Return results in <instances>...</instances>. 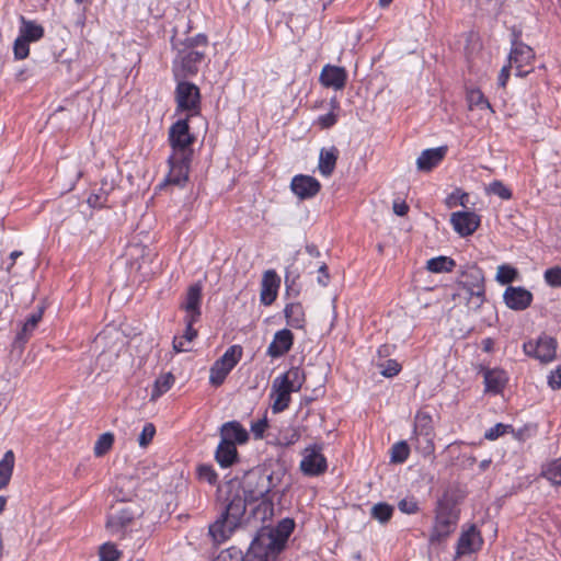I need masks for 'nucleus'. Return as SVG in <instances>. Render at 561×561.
<instances>
[{"label":"nucleus","instance_id":"nucleus-1","mask_svg":"<svg viewBox=\"0 0 561 561\" xmlns=\"http://www.w3.org/2000/svg\"><path fill=\"white\" fill-rule=\"evenodd\" d=\"M244 515V501L239 495L228 499L221 516L209 526V535L214 542L220 545L230 538Z\"/></svg>","mask_w":561,"mask_h":561},{"label":"nucleus","instance_id":"nucleus-2","mask_svg":"<svg viewBox=\"0 0 561 561\" xmlns=\"http://www.w3.org/2000/svg\"><path fill=\"white\" fill-rule=\"evenodd\" d=\"M458 512L454 504L446 500H439L435 508L433 527L428 537L431 545H439L448 539L456 530Z\"/></svg>","mask_w":561,"mask_h":561},{"label":"nucleus","instance_id":"nucleus-3","mask_svg":"<svg viewBox=\"0 0 561 561\" xmlns=\"http://www.w3.org/2000/svg\"><path fill=\"white\" fill-rule=\"evenodd\" d=\"M241 488L243 495L237 493L241 500L244 501V511L247 510L248 503H253L260 500H264L270 493L272 488V477L262 473L260 470H251L245 473L241 483L230 482L229 488L234 486Z\"/></svg>","mask_w":561,"mask_h":561},{"label":"nucleus","instance_id":"nucleus-4","mask_svg":"<svg viewBox=\"0 0 561 561\" xmlns=\"http://www.w3.org/2000/svg\"><path fill=\"white\" fill-rule=\"evenodd\" d=\"M459 297L467 299L470 309H479L484 301V276L480 268L471 267L459 280Z\"/></svg>","mask_w":561,"mask_h":561},{"label":"nucleus","instance_id":"nucleus-5","mask_svg":"<svg viewBox=\"0 0 561 561\" xmlns=\"http://www.w3.org/2000/svg\"><path fill=\"white\" fill-rule=\"evenodd\" d=\"M284 548L272 536L268 528H262L252 540L244 561H276L277 556Z\"/></svg>","mask_w":561,"mask_h":561},{"label":"nucleus","instance_id":"nucleus-6","mask_svg":"<svg viewBox=\"0 0 561 561\" xmlns=\"http://www.w3.org/2000/svg\"><path fill=\"white\" fill-rule=\"evenodd\" d=\"M241 357L242 347L240 345L230 346L211 366L209 382L215 387L222 385L228 374L239 363Z\"/></svg>","mask_w":561,"mask_h":561},{"label":"nucleus","instance_id":"nucleus-7","mask_svg":"<svg viewBox=\"0 0 561 561\" xmlns=\"http://www.w3.org/2000/svg\"><path fill=\"white\" fill-rule=\"evenodd\" d=\"M169 141L172 147V156L191 157L194 137L190 133L186 119H179L169 130Z\"/></svg>","mask_w":561,"mask_h":561},{"label":"nucleus","instance_id":"nucleus-8","mask_svg":"<svg viewBox=\"0 0 561 561\" xmlns=\"http://www.w3.org/2000/svg\"><path fill=\"white\" fill-rule=\"evenodd\" d=\"M205 59V50L181 49L173 61V73L176 79L195 76Z\"/></svg>","mask_w":561,"mask_h":561},{"label":"nucleus","instance_id":"nucleus-9","mask_svg":"<svg viewBox=\"0 0 561 561\" xmlns=\"http://www.w3.org/2000/svg\"><path fill=\"white\" fill-rule=\"evenodd\" d=\"M535 59V54L528 45L514 42L510 56L508 62L510 67H514L516 72L515 75L518 77H524L528 75L533 70V61Z\"/></svg>","mask_w":561,"mask_h":561},{"label":"nucleus","instance_id":"nucleus-10","mask_svg":"<svg viewBox=\"0 0 561 561\" xmlns=\"http://www.w3.org/2000/svg\"><path fill=\"white\" fill-rule=\"evenodd\" d=\"M525 354L539 359L541 363H549L556 357L557 342L550 336H540L537 342H526L523 345Z\"/></svg>","mask_w":561,"mask_h":561},{"label":"nucleus","instance_id":"nucleus-11","mask_svg":"<svg viewBox=\"0 0 561 561\" xmlns=\"http://www.w3.org/2000/svg\"><path fill=\"white\" fill-rule=\"evenodd\" d=\"M300 469L306 476H319L327 470V460L320 446H310L304 450Z\"/></svg>","mask_w":561,"mask_h":561},{"label":"nucleus","instance_id":"nucleus-12","mask_svg":"<svg viewBox=\"0 0 561 561\" xmlns=\"http://www.w3.org/2000/svg\"><path fill=\"white\" fill-rule=\"evenodd\" d=\"M134 518L135 513L129 506L115 508L107 517L106 528L113 536H123Z\"/></svg>","mask_w":561,"mask_h":561},{"label":"nucleus","instance_id":"nucleus-13","mask_svg":"<svg viewBox=\"0 0 561 561\" xmlns=\"http://www.w3.org/2000/svg\"><path fill=\"white\" fill-rule=\"evenodd\" d=\"M191 157L170 156V170L167 175V183L178 186L184 185L188 180Z\"/></svg>","mask_w":561,"mask_h":561},{"label":"nucleus","instance_id":"nucleus-14","mask_svg":"<svg viewBox=\"0 0 561 561\" xmlns=\"http://www.w3.org/2000/svg\"><path fill=\"white\" fill-rule=\"evenodd\" d=\"M454 230L461 237L471 236L480 225V217L472 211H455L450 216Z\"/></svg>","mask_w":561,"mask_h":561},{"label":"nucleus","instance_id":"nucleus-15","mask_svg":"<svg viewBox=\"0 0 561 561\" xmlns=\"http://www.w3.org/2000/svg\"><path fill=\"white\" fill-rule=\"evenodd\" d=\"M290 188L299 199H308L319 193L321 184L313 176L299 174L293 178Z\"/></svg>","mask_w":561,"mask_h":561},{"label":"nucleus","instance_id":"nucleus-16","mask_svg":"<svg viewBox=\"0 0 561 561\" xmlns=\"http://www.w3.org/2000/svg\"><path fill=\"white\" fill-rule=\"evenodd\" d=\"M483 539L480 531L476 526H470L466 531H462L456 548L457 557L470 554L481 549Z\"/></svg>","mask_w":561,"mask_h":561},{"label":"nucleus","instance_id":"nucleus-17","mask_svg":"<svg viewBox=\"0 0 561 561\" xmlns=\"http://www.w3.org/2000/svg\"><path fill=\"white\" fill-rule=\"evenodd\" d=\"M202 289L201 283L191 285L181 305V308L186 312L185 318H190V321H198L201 317Z\"/></svg>","mask_w":561,"mask_h":561},{"label":"nucleus","instance_id":"nucleus-18","mask_svg":"<svg viewBox=\"0 0 561 561\" xmlns=\"http://www.w3.org/2000/svg\"><path fill=\"white\" fill-rule=\"evenodd\" d=\"M503 298L510 309L525 310L533 301V294L524 287L510 286L505 289Z\"/></svg>","mask_w":561,"mask_h":561},{"label":"nucleus","instance_id":"nucleus-19","mask_svg":"<svg viewBox=\"0 0 561 561\" xmlns=\"http://www.w3.org/2000/svg\"><path fill=\"white\" fill-rule=\"evenodd\" d=\"M319 80L325 88L341 90L345 87L347 73L343 67L325 65L321 70Z\"/></svg>","mask_w":561,"mask_h":561},{"label":"nucleus","instance_id":"nucleus-20","mask_svg":"<svg viewBox=\"0 0 561 561\" xmlns=\"http://www.w3.org/2000/svg\"><path fill=\"white\" fill-rule=\"evenodd\" d=\"M279 285L280 278L275 271L268 270L264 272L260 293V300L264 306H270L275 301Z\"/></svg>","mask_w":561,"mask_h":561},{"label":"nucleus","instance_id":"nucleus-21","mask_svg":"<svg viewBox=\"0 0 561 561\" xmlns=\"http://www.w3.org/2000/svg\"><path fill=\"white\" fill-rule=\"evenodd\" d=\"M291 392L295 391L278 377L273 380L271 399L273 400L272 410L274 413L283 412L288 408Z\"/></svg>","mask_w":561,"mask_h":561},{"label":"nucleus","instance_id":"nucleus-22","mask_svg":"<svg viewBox=\"0 0 561 561\" xmlns=\"http://www.w3.org/2000/svg\"><path fill=\"white\" fill-rule=\"evenodd\" d=\"M294 335L290 330L283 329L274 334L273 341L267 347V355L277 358L286 354L293 346Z\"/></svg>","mask_w":561,"mask_h":561},{"label":"nucleus","instance_id":"nucleus-23","mask_svg":"<svg viewBox=\"0 0 561 561\" xmlns=\"http://www.w3.org/2000/svg\"><path fill=\"white\" fill-rule=\"evenodd\" d=\"M446 147L431 148L424 150L416 160L419 171L428 172L438 165L446 154Z\"/></svg>","mask_w":561,"mask_h":561},{"label":"nucleus","instance_id":"nucleus-24","mask_svg":"<svg viewBox=\"0 0 561 561\" xmlns=\"http://www.w3.org/2000/svg\"><path fill=\"white\" fill-rule=\"evenodd\" d=\"M175 100L178 105H198L201 101L198 87L186 81H180L175 90Z\"/></svg>","mask_w":561,"mask_h":561},{"label":"nucleus","instance_id":"nucleus-25","mask_svg":"<svg viewBox=\"0 0 561 561\" xmlns=\"http://www.w3.org/2000/svg\"><path fill=\"white\" fill-rule=\"evenodd\" d=\"M221 440L236 444H244L248 438V432L238 422H228L221 426Z\"/></svg>","mask_w":561,"mask_h":561},{"label":"nucleus","instance_id":"nucleus-26","mask_svg":"<svg viewBox=\"0 0 561 561\" xmlns=\"http://www.w3.org/2000/svg\"><path fill=\"white\" fill-rule=\"evenodd\" d=\"M43 313L44 309L39 308L37 311L27 317L26 321L22 325L21 331L16 334V343L24 345L28 341L38 323L41 322Z\"/></svg>","mask_w":561,"mask_h":561},{"label":"nucleus","instance_id":"nucleus-27","mask_svg":"<svg viewBox=\"0 0 561 561\" xmlns=\"http://www.w3.org/2000/svg\"><path fill=\"white\" fill-rule=\"evenodd\" d=\"M215 457L221 467H229L237 460V447L232 443L220 440Z\"/></svg>","mask_w":561,"mask_h":561},{"label":"nucleus","instance_id":"nucleus-28","mask_svg":"<svg viewBox=\"0 0 561 561\" xmlns=\"http://www.w3.org/2000/svg\"><path fill=\"white\" fill-rule=\"evenodd\" d=\"M287 323L295 329H302L305 327L306 318L305 310L301 304L291 302L285 307L284 310Z\"/></svg>","mask_w":561,"mask_h":561},{"label":"nucleus","instance_id":"nucleus-29","mask_svg":"<svg viewBox=\"0 0 561 561\" xmlns=\"http://www.w3.org/2000/svg\"><path fill=\"white\" fill-rule=\"evenodd\" d=\"M337 149L331 147L330 149H322L319 157V171L322 175L329 176L335 169L337 160Z\"/></svg>","mask_w":561,"mask_h":561},{"label":"nucleus","instance_id":"nucleus-30","mask_svg":"<svg viewBox=\"0 0 561 561\" xmlns=\"http://www.w3.org/2000/svg\"><path fill=\"white\" fill-rule=\"evenodd\" d=\"M21 27H20V36L24 37V39L31 42L39 41L44 36V28L42 25L26 20L24 16H21Z\"/></svg>","mask_w":561,"mask_h":561},{"label":"nucleus","instance_id":"nucleus-31","mask_svg":"<svg viewBox=\"0 0 561 561\" xmlns=\"http://www.w3.org/2000/svg\"><path fill=\"white\" fill-rule=\"evenodd\" d=\"M506 380V374L502 369H491L484 374L485 387L493 392H499L505 386Z\"/></svg>","mask_w":561,"mask_h":561},{"label":"nucleus","instance_id":"nucleus-32","mask_svg":"<svg viewBox=\"0 0 561 561\" xmlns=\"http://www.w3.org/2000/svg\"><path fill=\"white\" fill-rule=\"evenodd\" d=\"M279 379L283 380L288 387H290L295 392L299 391L306 380L305 373L299 367H291L285 374L278 376Z\"/></svg>","mask_w":561,"mask_h":561},{"label":"nucleus","instance_id":"nucleus-33","mask_svg":"<svg viewBox=\"0 0 561 561\" xmlns=\"http://www.w3.org/2000/svg\"><path fill=\"white\" fill-rule=\"evenodd\" d=\"M295 528V523L290 518L282 519L275 528H268L272 536L277 539V542L284 548L287 539Z\"/></svg>","mask_w":561,"mask_h":561},{"label":"nucleus","instance_id":"nucleus-34","mask_svg":"<svg viewBox=\"0 0 561 561\" xmlns=\"http://www.w3.org/2000/svg\"><path fill=\"white\" fill-rule=\"evenodd\" d=\"M134 486H135V481L131 478L121 476V477L116 478L113 493L121 501H127L133 495Z\"/></svg>","mask_w":561,"mask_h":561},{"label":"nucleus","instance_id":"nucleus-35","mask_svg":"<svg viewBox=\"0 0 561 561\" xmlns=\"http://www.w3.org/2000/svg\"><path fill=\"white\" fill-rule=\"evenodd\" d=\"M174 381L175 378L171 373L160 375L154 381L150 400L156 401L159 397L169 391Z\"/></svg>","mask_w":561,"mask_h":561},{"label":"nucleus","instance_id":"nucleus-36","mask_svg":"<svg viewBox=\"0 0 561 561\" xmlns=\"http://www.w3.org/2000/svg\"><path fill=\"white\" fill-rule=\"evenodd\" d=\"M414 434L421 436L434 435L432 416L426 412H417L415 415Z\"/></svg>","mask_w":561,"mask_h":561},{"label":"nucleus","instance_id":"nucleus-37","mask_svg":"<svg viewBox=\"0 0 561 561\" xmlns=\"http://www.w3.org/2000/svg\"><path fill=\"white\" fill-rule=\"evenodd\" d=\"M14 466V454L12 450H8L2 460L0 461V489L8 485Z\"/></svg>","mask_w":561,"mask_h":561},{"label":"nucleus","instance_id":"nucleus-38","mask_svg":"<svg viewBox=\"0 0 561 561\" xmlns=\"http://www.w3.org/2000/svg\"><path fill=\"white\" fill-rule=\"evenodd\" d=\"M115 437L111 432H106L101 434L93 447V453L95 457H103L106 455L113 447Z\"/></svg>","mask_w":561,"mask_h":561},{"label":"nucleus","instance_id":"nucleus-39","mask_svg":"<svg viewBox=\"0 0 561 561\" xmlns=\"http://www.w3.org/2000/svg\"><path fill=\"white\" fill-rule=\"evenodd\" d=\"M541 474L553 485H561V458L547 463Z\"/></svg>","mask_w":561,"mask_h":561},{"label":"nucleus","instance_id":"nucleus-40","mask_svg":"<svg viewBox=\"0 0 561 561\" xmlns=\"http://www.w3.org/2000/svg\"><path fill=\"white\" fill-rule=\"evenodd\" d=\"M455 266L454 260L447 256H437L427 261L426 267L433 273L450 272Z\"/></svg>","mask_w":561,"mask_h":561},{"label":"nucleus","instance_id":"nucleus-41","mask_svg":"<svg viewBox=\"0 0 561 561\" xmlns=\"http://www.w3.org/2000/svg\"><path fill=\"white\" fill-rule=\"evenodd\" d=\"M393 513V507L387 503H377L371 507V516L381 524L387 523Z\"/></svg>","mask_w":561,"mask_h":561},{"label":"nucleus","instance_id":"nucleus-42","mask_svg":"<svg viewBox=\"0 0 561 561\" xmlns=\"http://www.w3.org/2000/svg\"><path fill=\"white\" fill-rule=\"evenodd\" d=\"M415 445H416V449L422 454V455H432L435 450V445H434V435H428V436H421V435H415Z\"/></svg>","mask_w":561,"mask_h":561},{"label":"nucleus","instance_id":"nucleus-43","mask_svg":"<svg viewBox=\"0 0 561 561\" xmlns=\"http://www.w3.org/2000/svg\"><path fill=\"white\" fill-rule=\"evenodd\" d=\"M99 556L100 561H117L121 557V551L114 543L106 542L100 547Z\"/></svg>","mask_w":561,"mask_h":561},{"label":"nucleus","instance_id":"nucleus-44","mask_svg":"<svg viewBox=\"0 0 561 561\" xmlns=\"http://www.w3.org/2000/svg\"><path fill=\"white\" fill-rule=\"evenodd\" d=\"M409 446L405 442L396 443L391 448V461L401 463L409 457Z\"/></svg>","mask_w":561,"mask_h":561},{"label":"nucleus","instance_id":"nucleus-45","mask_svg":"<svg viewBox=\"0 0 561 561\" xmlns=\"http://www.w3.org/2000/svg\"><path fill=\"white\" fill-rule=\"evenodd\" d=\"M466 100L468 105H490L489 101L484 98L482 91L479 88H467Z\"/></svg>","mask_w":561,"mask_h":561},{"label":"nucleus","instance_id":"nucleus-46","mask_svg":"<svg viewBox=\"0 0 561 561\" xmlns=\"http://www.w3.org/2000/svg\"><path fill=\"white\" fill-rule=\"evenodd\" d=\"M486 193L497 195L502 199H510L512 197L511 190L499 180H495L489 184L486 187Z\"/></svg>","mask_w":561,"mask_h":561},{"label":"nucleus","instance_id":"nucleus-47","mask_svg":"<svg viewBox=\"0 0 561 561\" xmlns=\"http://www.w3.org/2000/svg\"><path fill=\"white\" fill-rule=\"evenodd\" d=\"M517 276V271L510 265H501L497 267L496 279L505 285L512 283Z\"/></svg>","mask_w":561,"mask_h":561},{"label":"nucleus","instance_id":"nucleus-48","mask_svg":"<svg viewBox=\"0 0 561 561\" xmlns=\"http://www.w3.org/2000/svg\"><path fill=\"white\" fill-rule=\"evenodd\" d=\"M467 201L468 194L461 192L460 190H456L447 196L445 204L448 208H455L459 205L466 207Z\"/></svg>","mask_w":561,"mask_h":561},{"label":"nucleus","instance_id":"nucleus-49","mask_svg":"<svg viewBox=\"0 0 561 561\" xmlns=\"http://www.w3.org/2000/svg\"><path fill=\"white\" fill-rule=\"evenodd\" d=\"M13 51L16 59H25L30 54V42L19 35L14 41Z\"/></svg>","mask_w":561,"mask_h":561},{"label":"nucleus","instance_id":"nucleus-50","mask_svg":"<svg viewBox=\"0 0 561 561\" xmlns=\"http://www.w3.org/2000/svg\"><path fill=\"white\" fill-rule=\"evenodd\" d=\"M198 479L209 484H215L217 482V473L214 468L209 465H201L197 468Z\"/></svg>","mask_w":561,"mask_h":561},{"label":"nucleus","instance_id":"nucleus-51","mask_svg":"<svg viewBox=\"0 0 561 561\" xmlns=\"http://www.w3.org/2000/svg\"><path fill=\"white\" fill-rule=\"evenodd\" d=\"M154 434H156L154 425L152 423H147L144 426V428L139 435V438H138L139 446L144 447V448L147 447L153 439Z\"/></svg>","mask_w":561,"mask_h":561},{"label":"nucleus","instance_id":"nucleus-52","mask_svg":"<svg viewBox=\"0 0 561 561\" xmlns=\"http://www.w3.org/2000/svg\"><path fill=\"white\" fill-rule=\"evenodd\" d=\"M508 430L513 432V427L511 425L497 423L485 432L484 437L489 440H494L497 439L500 436L504 435L505 433H507Z\"/></svg>","mask_w":561,"mask_h":561},{"label":"nucleus","instance_id":"nucleus-53","mask_svg":"<svg viewBox=\"0 0 561 561\" xmlns=\"http://www.w3.org/2000/svg\"><path fill=\"white\" fill-rule=\"evenodd\" d=\"M339 114L332 108L330 112H328L325 115H321L317 119V125L321 129H327L332 127L337 122Z\"/></svg>","mask_w":561,"mask_h":561},{"label":"nucleus","instance_id":"nucleus-54","mask_svg":"<svg viewBox=\"0 0 561 561\" xmlns=\"http://www.w3.org/2000/svg\"><path fill=\"white\" fill-rule=\"evenodd\" d=\"M545 279L552 287H561V266L547 270Z\"/></svg>","mask_w":561,"mask_h":561},{"label":"nucleus","instance_id":"nucleus-55","mask_svg":"<svg viewBox=\"0 0 561 561\" xmlns=\"http://www.w3.org/2000/svg\"><path fill=\"white\" fill-rule=\"evenodd\" d=\"M379 366L381 367L380 374L385 377H393L401 370V365L394 359H389Z\"/></svg>","mask_w":561,"mask_h":561},{"label":"nucleus","instance_id":"nucleus-56","mask_svg":"<svg viewBox=\"0 0 561 561\" xmlns=\"http://www.w3.org/2000/svg\"><path fill=\"white\" fill-rule=\"evenodd\" d=\"M214 561H244L239 551L227 549L221 551Z\"/></svg>","mask_w":561,"mask_h":561},{"label":"nucleus","instance_id":"nucleus-57","mask_svg":"<svg viewBox=\"0 0 561 561\" xmlns=\"http://www.w3.org/2000/svg\"><path fill=\"white\" fill-rule=\"evenodd\" d=\"M399 510L405 514H415L419 512L417 502L413 499H403L398 504Z\"/></svg>","mask_w":561,"mask_h":561},{"label":"nucleus","instance_id":"nucleus-58","mask_svg":"<svg viewBox=\"0 0 561 561\" xmlns=\"http://www.w3.org/2000/svg\"><path fill=\"white\" fill-rule=\"evenodd\" d=\"M207 36L204 34H198L195 37L186 39L185 49H194L195 47H206L207 46Z\"/></svg>","mask_w":561,"mask_h":561},{"label":"nucleus","instance_id":"nucleus-59","mask_svg":"<svg viewBox=\"0 0 561 561\" xmlns=\"http://www.w3.org/2000/svg\"><path fill=\"white\" fill-rule=\"evenodd\" d=\"M116 357V350H113V352H102L98 357V363L101 365L103 369H107L111 367V359Z\"/></svg>","mask_w":561,"mask_h":561},{"label":"nucleus","instance_id":"nucleus-60","mask_svg":"<svg viewBox=\"0 0 561 561\" xmlns=\"http://www.w3.org/2000/svg\"><path fill=\"white\" fill-rule=\"evenodd\" d=\"M548 385L551 389L558 390L561 388V366L551 371L548 376Z\"/></svg>","mask_w":561,"mask_h":561},{"label":"nucleus","instance_id":"nucleus-61","mask_svg":"<svg viewBox=\"0 0 561 561\" xmlns=\"http://www.w3.org/2000/svg\"><path fill=\"white\" fill-rule=\"evenodd\" d=\"M184 321L186 324V330L182 337L183 340H185V342L190 344L197 336V331L193 328V324L196 321H190V318H185Z\"/></svg>","mask_w":561,"mask_h":561},{"label":"nucleus","instance_id":"nucleus-62","mask_svg":"<svg viewBox=\"0 0 561 561\" xmlns=\"http://www.w3.org/2000/svg\"><path fill=\"white\" fill-rule=\"evenodd\" d=\"M87 202L91 207L96 208V207H103L105 205V203L107 202V198H106L105 194H103V193L91 194L88 197Z\"/></svg>","mask_w":561,"mask_h":561},{"label":"nucleus","instance_id":"nucleus-63","mask_svg":"<svg viewBox=\"0 0 561 561\" xmlns=\"http://www.w3.org/2000/svg\"><path fill=\"white\" fill-rule=\"evenodd\" d=\"M128 251L131 257L136 256L137 254H141V259L145 260V257L150 256V250L147 247L139 244L129 245Z\"/></svg>","mask_w":561,"mask_h":561},{"label":"nucleus","instance_id":"nucleus-64","mask_svg":"<svg viewBox=\"0 0 561 561\" xmlns=\"http://www.w3.org/2000/svg\"><path fill=\"white\" fill-rule=\"evenodd\" d=\"M300 438V433L297 428L288 430L283 436V443L286 445L295 444Z\"/></svg>","mask_w":561,"mask_h":561}]
</instances>
